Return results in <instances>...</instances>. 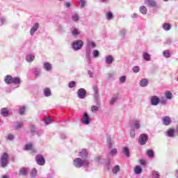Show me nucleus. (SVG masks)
<instances>
[{
	"mask_svg": "<svg viewBox=\"0 0 178 178\" xmlns=\"http://www.w3.org/2000/svg\"><path fill=\"white\" fill-rule=\"evenodd\" d=\"M97 47V44H95V42L93 41L91 39H88L87 40V43H86V62L88 63V65H90L92 62L91 59V52L92 48H95Z\"/></svg>",
	"mask_w": 178,
	"mask_h": 178,
	"instance_id": "1",
	"label": "nucleus"
},
{
	"mask_svg": "<svg viewBox=\"0 0 178 178\" xmlns=\"http://www.w3.org/2000/svg\"><path fill=\"white\" fill-rule=\"evenodd\" d=\"M73 166L76 168V169H80V168H88L91 166V162L88 159H83L80 157H76L73 160Z\"/></svg>",
	"mask_w": 178,
	"mask_h": 178,
	"instance_id": "2",
	"label": "nucleus"
},
{
	"mask_svg": "<svg viewBox=\"0 0 178 178\" xmlns=\"http://www.w3.org/2000/svg\"><path fill=\"white\" fill-rule=\"evenodd\" d=\"M3 80L6 84H14L17 88L20 86V84H22V79L20 77H13L12 75L9 74L5 76Z\"/></svg>",
	"mask_w": 178,
	"mask_h": 178,
	"instance_id": "3",
	"label": "nucleus"
},
{
	"mask_svg": "<svg viewBox=\"0 0 178 178\" xmlns=\"http://www.w3.org/2000/svg\"><path fill=\"white\" fill-rule=\"evenodd\" d=\"M83 45H84L83 40H74L72 43V48L74 51H79V49L83 48Z\"/></svg>",
	"mask_w": 178,
	"mask_h": 178,
	"instance_id": "4",
	"label": "nucleus"
},
{
	"mask_svg": "<svg viewBox=\"0 0 178 178\" xmlns=\"http://www.w3.org/2000/svg\"><path fill=\"white\" fill-rule=\"evenodd\" d=\"M9 158V156L7 153H3L1 154V156L0 158V166L1 168H6L8 166V159Z\"/></svg>",
	"mask_w": 178,
	"mask_h": 178,
	"instance_id": "5",
	"label": "nucleus"
},
{
	"mask_svg": "<svg viewBox=\"0 0 178 178\" xmlns=\"http://www.w3.org/2000/svg\"><path fill=\"white\" fill-rule=\"evenodd\" d=\"M145 5H147L148 8H155L157 9L159 8L158 3L155 0H144Z\"/></svg>",
	"mask_w": 178,
	"mask_h": 178,
	"instance_id": "6",
	"label": "nucleus"
},
{
	"mask_svg": "<svg viewBox=\"0 0 178 178\" xmlns=\"http://www.w3.org/2000/svg\"><path fill=\"white\" fill-rule=\"evenodd\" d=\"M147 141H148V135L146 134L140 135L138 139V143L140 145H145L147 144Z\"/></svg>",
	"mask_w": 178,
	"mask_h": 178,
	"instance_id": "7",
	"label": "nucleus"
},
{
	"mask_svg": "<svg viewBox=\"0 0 178 178\" xmlns=\"http://www.w3.org/2000/svg\"><path fill=\"white\" fill-rule=\"evenodd\" d=\"M81 122L83 123V124L86 125H88L90 123L91 120L90 119V115H88V113H83V118L81 119Z\"/></svg>",
	"mask_w": 178,
	"mask_h": 178,
	"instance_id": "8",
	"label": "nucleus"
},
{
	"mask_svg": "<svg viewBox=\"0 0 178 178\" xmlns=\"http://www.w3.org/2000/svg\"><path fill=\"white\" fill-rule=\"evenodd\" d=\"M129 126L131 127H133L134 129H136V130H138L140 127H141V125L140 124V120H133L129 122Z\"/></svg>",
	"mask_w": 178,
	"mask_h": 178,
	"instance_id": "9",
	"label": "nucleus"
},
{
	"mask_svg": "<svg viewBox=\"0 0 178 178\" xmlns=\"http://www.w3.org/2000/svg\"><path fill=\"white\" fill-rule=\"evenodd\" d=\"M35 161L40 166H44V165H45V159H44L42 155H38L35 158Z\"/></svg>",
	"mask_w": 178,
	"mask_h": 178,
	"instance_id": "10",
	"label": "nucleus"
},
{
	"mask_svg": "<svg viewBox=\"0 0 178 178\" xmlns=\"http://www.w3.org/2000/svg\"><path fill=\"white\" fill-rule=\"evenodd\" d=\"M87 92L86 91L85 88H79L77 91L78 98L80 99H84L86 98V95Z\"/></svg>",
	"mask_w": 178,
	"mask_h": 178,
	"instance_id": "11",
	"label": "nucleus"
},
{
	"mask_svg": "<svg viewBox=\"0 0 178 178\" xmlns=\"http://www.w3.org/2000/svg\"><path fill=\"white\" fill-rule=\"evenodd\" d=\"M160 102V99L159 98L158 96L154 95V96H152L151 99H150V104L151 105H152V106H156Z\"/></svg>",
	"mask_w": 178,
	"mask_h": 178,
	"instance_id": "12",
	"label": "nucleus"
},
{
	"mask_svg": "<svg viewBox=\"0 0 178 178\" xmlns=\"http://www.w3.org/2000/svg\"><path fill=\"white\" fill-rule=\"evenodd\" d=\"M78 156H80L81 159H87L88 158V152H87V149H83L79 152Z\"/></svg>",
	"mask_w": 178,
	"mask_h": 178,
	"instance_id": "13",
	"label": "nucleus"
},
{
	"mask_svg": "<svg viewBox=\"0 0 178 178\" xmlns=\"http://www.w3.org/2000/svg\"><path fill=\"white\" fill-rule=\"evenodd\" d=\"M24 149L26 151H31V152H37V149L34 148V146H33V144L31 143H27L25 145Z\"/></svg>",
	"mask_w": 178,
	"mask_h": 178,
	"instance_id": "14",
	"label": "nucleus"
},
{
	"mask_svg": "<svg viewBox=\"0 0 178 178\" xmlns=\"http://www.w3.org/2000/svg\"><path fill=\"white\" fill-rule=\"evenodd\" d=\"M172 123V118L169 116H164L163 118V124L164 126H169Z\"/></svg>",
	"mask_w": 178,
	"mask_h": 178,
	"instance_id": "15",
	"label": "nucleus"
},
{
	"mask_svg": "<svg viewBox=\"0 0 178 178\" xmlns=\"http://www.w3.org/2000/svg\"><path fill=\"white\" fill-rule=\"evenodd\" d=\"M40 27V24L38 23H35L31 29L30 30V34L31 35H34L35 34V32L38 30V28Z\"/></svg>",
	"mask_w": 178,
	"mask_h": 178,
	"instance_id": "16",
	"label": "nucleus"
},
{
	"mask_svg": "<svg viewBox=\"0 0 178 178\" xmlns=\"http://www.w3.org/2000/svg\"><path fill=\"white\" fill-rule=\"evenodd\" d=\"M71 19L73 22L75 23H77L79 20H80V16L79 15V13L74 12L71 14Z\"/></svg>",
	"mask_w": 178,
	"mask_h": 178,
	"instance_id": "17",
	"label": "nucleus"
},
{
	"mask_svg": "<svg viewBox=\"0 0 178 178\" xmlns=\"http://www.w3.org/2000/svg\"><path fill=\"white\" fill-rule=\"evenodd\" d=\"M105 62L106 65H112L113 63V56L111 55L105 57Z\"/></svg>",
	"mask_w": 178,
	"mask_h": 178,
	"instance_id": "18",
	"label": "nucleus"
},
{
	"mask_svg": "<svg viewBox=\"0 0 178 178\" xmlns=\"http://www.w3.org/2000/svg\"><path fill=\"white\" fill-rule=\"evenodd\" d=\"M134 172L135 175H141L143 173V168L141 165H136L134 169Z\"/></svg>",
	"mask_w": 178,
	"mask_h": 178,
	"instance_id": "19",
	"label": "nucleus"
},
{
	"mask_svg": "<svg viewBox=\"0 0 178 178\" xmlns=\"http://www.w3.org/2000/svg\"><path fill=\"white\" fill-rule=\"evenodd\" d=\"M33 73L35 77H40L41 75V69L38 67H33Z\"/></svg>",
	"mask_w": 178,
	"mask_h": 178,
	"instance_id": "20",
	"label": "nucleus"
},
{
	"mask_svg": "<svg viewBox=\"0 0 178 178\" xmlns=\"http://www.w3.org/2000/svg\"><path fill=\"white\" fill-rule=\"evenodd\" d=\"M43 69H44L46 72H51V70H52V65L49 63H44L43 64Z\"/></svg>",
	"mask_w": 178,
	"mask_h": 178,
	"instance_id": "21",
	"label": "nucleus"
},
{
	"mask_svg": "<svg viewBox=\"0 0 178 178\" xmlns=\"http://www.w3.org/2000/svg\"><path fill=\"white\" fill-rule=\"evenodd\" d=\"M93 91H94V99H98L99 97V93L98 92V86H97V85L93 86Z\"/></svg>",
	"mask_w": 178,
	"mask_h": 178,
	"instance_id": "22",
	"label": "nucleus"
},
{
	"mask_svg": "<svg viewBox=\"0 0 178 178\" xmlns=\"http://www.w3.org/2000/svg\"><path fill=\"white\" fill-rule=\"evenodd\" d=\"M166 135L168 136V137H170V138H173V137H175V129H169L166 131Z\"/></svg>",
	"mask_w": 178,
	"mask_h": 178,
	"instance_id": "23",
	"label": "nucleus"
},
{
	"mask_svg": "<svg viewBox=\"0 0 178 178\" xmlns=\"http://www.w3.org/2000/svg\"><path fill=\"white\" fill-rule=\"evenodd\" d=\"M34 59H35V56H34V54H28L26 56V60L29 63L33 62Z\"/></svg>",
	"mask_w": 178,
	"mask_h": 178,
	"instance_id": "24",
	"label": "nucleus"
},
{
	"mask_svg": "<svg viewBox=\"0 0 178 178\" xmlns=\"http://www.w3.org/2000/svg\"><path fill=\"white\" fill-rule=\"evenodd\" d=\"M139 86L140 87H147V86H148V79L145 78L140 80L139 82Z\"/></svg>",
	"mask_w": 178,
	"mask_h": 178,
	"instance_id": "25",
	"label": "nucleus"
},
{
	"mask_svg": "<svg viewBox=\"0 0 178 178\" xmlns=\"http://www.w3.org/2000/svg\"><path fill=\"white\" fill-rule=\"evenodd\" d=\"M1 115L4 118H6L9 115V110L7 108H3L1 109Z\"/></svg>",
	"mask_w": 178,
	"mask_h": 178,
	"instance_id": "26",
	"label": "nucleus"
},
{
	"mask_svg": "<svg viewBox=\"0 0 178 178\" xmlns=\"http://www.w3.org/2000/svg\"><path fill=\"white\" fill-rule=\"evenodd\" d=\"M143 58L147 62H149V60H151V55H149V54H148L147 52L143 53Z\"/></svg>",
	"mask_w": 178,
	"mask_h": 178,
	"instance_id": "27",
	"label": "nucleus"
},
{
	"mask_svg": "<svg viewBox=\"0 0 178 178\" xmlns=\"http://www.w3.org/2000/svg\"><path fill=\"white\" fill-rule=\"evenodd\" d=\"M44 97H51L52 93L51 92V89L46 88L43 90Z\"/></svg>",
	"mask_w": 178,
	"mask_h": 178,
	"instance_id": "28",
	"label": "nucleus"
},
{
	"mask_svg": "<svg viewBox=\"0 0 178 178\" xmlns=\"http://www.w3.org/2000/svg\"><path fill=\"white\" fill-rule=\"evenodd\" d=\"M122 152L123 154H124L126 156H127V158L130 157V151L129 149V147H123Z\"/></svg>",
	"mask_w": 178,
	"mask_h": 178,
	"instance_id": "29",
	"label": "nucleus"
},
{
	"mask_svg": "<svg viewBox=\"0 0 178 178\" xmlns=\"http://www.w3.org/2000/svg\"><path fill=\"white\" fill-rule=\"evenodd\" d=\"M104 168L105 170H109V169H111V160H107L105 161Z\"/></svg>",
	"mask_w": 178,
	"mask_h": 178,
	"instance_id": "30",
	"label": "nucleus"
},
{
	"mask_svg": "<svg viewBox=\"0 0 178 178\" xmlns=\"http://www.w3.org/2000/svg\"><path fill=\"white\" fill-rule=\"evenodd\" d=\"M29 172V170L24 167L22 168L19 170V175H21L22 176H26V175H27Z\"/></svg>",
	"mask_w": 178,
	"mask_h": 178,
	"instance_id": "31",
	"label": "nucleus"
},
{
	"mask_svg": "<svg viewBox=\"0 0 178 178\" xmlns=\"http://www.w3.org/2000/svg\"><path fill=\"white\" fill-rule=\"evenodd\" d=\"M170 29H172V26L170 25V24L165 23L163 24V29L165 31H169V30H170Z\"/></svg>",
	"mask_w": 178,
	"mask_h": 178,
	"instance_id": "32",
	"label": "nucleus"
},
{
	"mask_svg": "<svg viewBox=\"0 0 178 178\" xmlns=\"http://www.w3.org/2000/svg\"><path fill=\"white\" fill-rule=\"evenodd\" d=\"M147 7L145 6H141L139 8V12H140V13H142V15H147Z\"/></svg>",
	"mask_w": 178,
	"mask_h": 178,
	"instance_id": "33",
	"label": "nucleus"
},
{
	"mask_svg": "<svg viewBox=\"0 0 178 178\" xmlns=\"http://www.w3.org/2000/svg\"><path fill=\"white\" fill-rule=\"evenodd\" d=\"M118 99H119L118 96L113 97L109 102L110 105H115V104L118 102Z\"/></svg>",
	"mask_w": 178,
	"mask_h": 178,
	"instance_id": "34",
	"label": "nucleus"
},
{
	"mask_svg": "<svg viewBox=\"0 0 178 178\" xmlns=\"http://www.w3.org/2000/svg\"><path fill=\"white\" fill-rule=\"evenodd\" d=\"M71 34L73 37H77V35H80V31L77 29H74L72 30Z\"/></svg>",
	"mask_w": 178,
	"mask_h": 178,
	"instance_id": "35",
	"label": "nucleus"
},
{
	"mask_svg": "<svg viewBox=\"0 0 178 178\" xmlns=\"http://www.w3.org/2000/svg\"><path fill=\"white\" fill-rule=\"evenodd\" d=\"M147 156H149V158L152 159L155 156V154L154 153V150L152 149H147Z\"/></svg>",
	"mask_w": 178,
	"mask_h": 178,
	"instance_id": "36",
	"label": "nucleus"
},
{
	"mask_svg": "<svg viewBox=\"0 0 178 178\" xmlns=\"http://www.w3.org/2000/svg\"><path fill=\"white\" fill-rule=\"evenodd\" d=\"M165 97L166 99H172L173 98V95L172 94V92L166 91L165 92Z\"/></svg>",
	"mask_w": 178,
	"mask_h": 178,
	"instance_id": "37",
	"label": "nucleus"
},
{
	"mask_svg": "<svg viewBox=\"0 0 178 178\" xmlns=\"http://www.w3.org/2000/svg\"><path fill=\"white\" fill-rule=\"evenodd\" d=\"M118 172H120V166L117 165L112 169V172L113 175H118Z\"/></svg>",
	"mask_w": 178,
	"mask_h": 178,
	"instance_id": "38",
	"label": "nucleus"
},
{
	"mask_svg": "<svg viewBox=\"0 0 178 178\" xmlns=\"http://www.w3.org/2000/svg\"><path fill=\"white\" fill-rule=\"evenodd\" d=\"M107 79L108 80H115V72H111L107 74Z\"/></svg>",
	"mask_w": 178,
	"mask_h": 178,
	"instance_id": "39",
	"label": "nucleus"
},
{
	"mask_svg": "<svg viewBox=\"0 0 178 178\" xmlns=\"http://www.w3.org/2000/svg\"><path fill=\"white\" fill-rule=\"evenodd\" d=\"M119 34L121 37H126V34H127V30L124 29H120Z\"/></svg>",
	"mask_w": 178,
	"mask_h": 178,
	"instance_id": "40",
	"label": "nucleus"
},
{
	"mask_svg": "<svg viewBox=\"0 0 178 178\" xmlns=\"http://www.w3.org/2000/svg\"><path fill=\"white\" fill-rule=\"evenodd\" d=\"M106 19H107V20H112V19H113V14L112 12H108L106 13Z\"/></svg>",
	"mask_w": 178,
	"mask_h": 178,
	"instance_id": "41",
	"label": "nucleus"
},
{
	"mask_svg": "<svg viewBox=\"0 0 178 178\" xmlns=\"http://www.w3.org/2000/svg\"><path fill=\"white\" fill-rule=\"evenodd\" d=\"M152 178H160L161 175L159 174V172H158V171H152Z\"/></svg>",
	"mask_w": 178,
	"mask_h": 178,
	"instance_id": "42",
	"label": "nucleus"
},
{
	"mask_svg": "<svg viewBox=\"0 0 178 178\" xmlns=\"http://www.w3.org/2000/svg\"><path fill=\"white\" fill-rule=\"evenodd\" d=\"M37 173H38L37 169H35V168L32 169V170L31 172V177H32V178L36 177Z\"/></svg>",
	"mask_w": 178,
	"mask_h": 178,
	"instance_id": "43",
	"label": "nucleus"
},
{
	"mask_svg": "<svg viewBox=\"0 0 178 178\" xmlns=\"http://www.w3.org/2000/svg\"><path fill=\"white\" fill-rule=\"evenodd\" d=\"M163 55L164 58H170V51H169V50H164Z\"/></svg>",
	"mask_w": 178,
	"mask_h": 178,
	"instance_id": "44",
	"label": "nucleus"
},
{
	"mask_svg": "<svg viewBox=\"0 0 178 178\" xmlns=\"http://www.w3.org/2000/svg\"><path fill=\"white\" fill-rule=\"evenodd\" d=\"M6 139L8 140L9 141H13V140H15V135L10 134L6 136Z\"/></svg>",
	"mask_w": 178,
	"mask_h": 178,
	"instance_id": "45",
	"label": "nucleus"
},
{
	"mask_svg": "<svg viewBox=\"0 0 178 178\" xmlns=\"http://www.w3.org/2000/svg\"><path fill=\"white\" fill-rule=\"evenodd\" d=\"M25 112H26V107L24 106L19 107V115H24Z\"/></svg>",
	"mask_w": 178,
	"mask_h": 178,
	"instance_id": "46",
	"label": "nucleus"
},
{
	"mask_svg": "<svg viewBox=\"0 0 178 178\" xmlns=\"http://www.w3.org/2000/svg\"><path fill=\"white\" fill-rule=\"evenodd\" d=\"M130 137L131 138H136V129H131L129 132Z\"/></svg>",
	"mask_w": 178,
	"mask_h": 178,
	"instance_id": "47",
	"label": "nucleus"
},
{
	"mask_svg": "<svg viewBox=\"0 0 178 178\" xmlns=\"http://www.w3.org/2000/svg\"><path fill=\"white\" fill-rule=\"evenodd\" d=\"M78 2L80 8H83L86 6V0H79Z\"/></svg>",
	"mask_w": 178,
	"mask_h": 178,
	"instance_id": "48",
	"label": "nucleus"
},
{
	"mask_svg": "<svg viewBox=\"0 0 178 178\" xmlns=\"http://www.w3.org/2000/svg\"><path fill=\"white\" fill-rule=\"evenodd\" d=\"M68 87L69 88H74V87H76V81H72L69 82Z\"/></svg>",
	"mask_w": 178,
	"mask_h": 178,
	"instance_id": "49",
	"label": "nucleus"
},
{
	"mask_svg": "<svg viewBox=\"0 0 178 178\" xmlns=\"http://www.w3.org/2000/svg\"><path fill=\"white\" fill-rule=\"evenodd\" d=\"M159 104H161V105H167L168 100H166L165 98L162 97L161 99H160Z\"/></svg>",
	"mask_w": 178,
	"mask_h": 178,
	"instance_id": "50",
	"label": "nucleus"
},
{
	"mask_svg": "<svg viewBox=\"0 0 178 178\" xmlns=\"http://www.w3.org/2000/svg\"><path fill=\"white\" fill-rule=\"evenodd\" d=\"M51 122H52V120L51 119V118L47 117V118L44 119V123H45V124H51Z\"/></svg>",
	"mask_w": 178,
	"mask_h": 178,
	"instance_id": "51",
	"label": "nucleus"
},
{
	"mask_svg": "<svg viewBox=\"0 0 178 178\" xmlns=\"http://www.w3.org/2000/svg\"><path fill=\"white\" fill-rule=\"evenodd\" d=\"M116 154H118V149H112L110 151V155H111V156H115V155H116Z\"/></svg>",
	"mask_w": 178,
	"mask_h": 178,
	"instance_id": "52",
	"label": "nucleus"
},
{
	"mask_svg": "<svg viewBox=\"0 0 178 178\" xmlns=\"http://www.w3.org/2000/svg\"><path fill=\"white\" fill-rule=\"evenodd\" d=\"M92 54L94 58H98L99 56V51L98 50H94Z\"/></svg>",
	"mask_w": 178,
	"mask_h": 178,
	"instance_id": "53",
	"label": "nucleus"
},
{
	"mask_svg": "<svg viewBox=\"0 0 178 178\" xmlns=\"http://www.w3.org/2000/svg\"><path fill=\"white\" fill-rule=\"evenodd\" d=\"M132 70H133V72L134 73H138L140 72V67L138 66H134L133 68H132Z\"/></svg>",
	"mask_w": 178,
	"mask_h": 178,
	"instance_id": "54",
	"label": "nucleus"
},
{
	"mask_svg": "<svg viewBox=\"0 0 178 178\" xmlns=\"http://www.w3.org/2000/svg\"><path fill=\"white\" fill-rule=\"evenodd\" d=\"M6 22V19L3 17L0 18V26H2Z\"/></svg>",
	"mask_w": 178,
	"mask_h": 178,
	"instance_id": "55",
	"label": "nucleus"
},
{
	"mask_svg": "<svg viewBox=\"0 0 178 178\" xmlns=\"http://www.w3.org/2000/svg\"><path fill=\"white\" fill-rule=\"evenodd\" d=\"M98 109H99V108L97 106H92L91 107V111H92V113H95V112H97Z\"/></svg>",
	"mask_w": 178,
	"mask_h": 178,
	"instance_id": "56",
	"label": "nucleus"
},
{
	"mask_svg": "<svg viewBox=\"0 0 178 178\" xmlns=\"http://www.w3.org/2000/svg\"><path fill=\"white\" fill-rule=\"evenodd\" d=\"M119 80H120V83H126V76H120Z\"/></svg>",
	"mask_w": 178,
	"mask_h": 178,
	"instance_id": "57",
	"label": "nucleus"
},
{
	"mask_svg": "<svg viewBox=\"0 0 178 178\" xmlns=\"http://www.w3.org/2000/svg\"><path fill=\"white\" fill-rule=\"evenodd\" d=\"M23 126V122H17V124L15 125V129H20Z\"/></svg>",
	"mask_w": 178,
	"mask_h": 178,
	"instance_id": "58",
	"label": "nucleus"
},
{
	"mask_svg": "<svg viewBox=\"0 0 178 178\" xmlns=\"http://www.w3.org/2000/svg\"><path fill=\"white\" fill-rule=\"evenodd\" d=\"M64 5H65V8H70V6H71L70 3H69V2L65 3Z\"/></svg>",
	"mask_w": 178,
	"mask_h": 178,
	"instance_id": "59",
	"label": "nucleus"
},
{
	"mask_svg": "<svg viewBox=\"0 0 178 178\" xmlns=\"http://www.w3.org/2000/svg\"><path fill=\"white\" fill-rule=\"evenodd\" d=\"M132 19H137L138 17V15H137V13H134L131 15Z\"/></svg>",
	"mask_w": 178,
	"mask_h": 178,
	"instance_id": "60",
	"label": "nucleus"
},
{
	"mask_svg": "<svg viewBox=\"0 0 178 178\" xmlns=\"http://www.w3.org/2000/svg\"><path fill=\"white\" fill-rule=\"evenodd\" d=\"M175 177L178 178V168L175 170Z\"/></svg>",
	"mask_w": 178,
	"mask_h": 178,
	"instance_id": "61",
	"label": "nucleus"
},
{
	"mask_svg": "<svg viewBox=\"0 0 178 178\" xmlns=\"http://www.w3.org/2000/svg\"><path fill=\"white\" fill-rule=\"evenodd\" d=\"M108 143L110 145V148H112V145H113V143H112V140L111 139H108Z\"/></svg>",
	"mask_w": 178,
	"mask_h": 178,
	"instance_id": "62",
	"label": "nucleus"
},
{
	"mask_svg": "<svg viewBox=\"0 0 178 178\" xmlns=\"http://www.w3.org/2000/svg\"><path fill=\"white\" fill-rule=\"evenodd\" d=\"M60 138H62V140H65V138H66V134H61Z\"/></svg>",
	"mask_w": 178,
	"mask_h": 178,
	"instance_id": "63",
	"label": "nucleus"
},
{
	"mask_svg": "<svg viewBox=\"0 0 178 178\" xmlns=\"http://www.w3.org/2000/svg\"><path fill=\"white\" fill-rule=\"evenodd\" d=\"M88 74L90 77L92 78V72L91 70H88Z\"/></svg>",
	"mask_w": 178,
	"mask_h": 178,
	"instance_id": "64",
	"label": "nucleus"
}]
</instances>
